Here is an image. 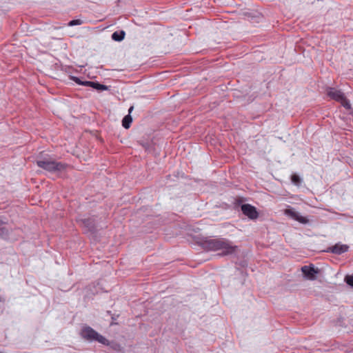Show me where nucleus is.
Here are the masks:
<instances>
[{
    "mask_svg": "<svg viewBox=\"0 0 353 353\" xmlns=\"http://www.w3.org/2000/svg\"><path fill=\"white\" fill-rule=\"evenodd\" d=\"M201 246L206 251L221 250V256L231 255L238 249L232 241L225 238H205L201 241Z\"/></svg>",
    "mask_w": 353,
    "mask_h": 353,
    "instance_id": "1",
    "label": "nucleus"
},
{
    "mask_svg": "<svg viewBox=\"0 0 353 353\" xmlns=\"http://www.w3.org/2000/svg\"><path fill=\"white\" fill-rule=\"evenodd\" d=\"M81 336L88 341H96L103 345H108L109 341L90 326H84L80 332Z\"/></svg>",
    "mask_w": 353,
    "mask_h": 353,
    "instance_id": "2",
    "label": "nucleus"
},
{
    "mask_svg": "<svg viewBox=\"0 0 353 353\" xmlns=\"http://www.w3.org/2000/svg\"><path fill=\"white\" fill-rule=\"evenodd\" d=\"M37 164L39 168L50 172L63 170L66 167V165L63 163L48 159L37 160Z\"/></svg>",
    "mask_w": 353,
    "mask_h": 353,
    "instance_id": "3",
    "label": "nucleus"
},
{
    "mask_svg": "<svg viewBox=\"0 0 353 353\" xmlns=\"http://www.w3.org/2000/svg\"><path fill=\"white\" fill-rule=\"evenodd\" d=\"M327 94L331 99L340 102L346 109H350L351 105L349 101L340 90H337L333 88H329L327 90Z\"/></svg>",
    "mask_w": 353,
    "mask_h": 353,
    "instance_id": "4",
    "label": "nucleus"
},
{
    "mask_svg": "<svg viewBox=\"0 0 353 353\" xmlns=\"http://www.w3.org/2000/svg\"><path fill=\"white\" fill-rule=\"evenodd\" d=\"M284 214L290 219L296 221L301 223L307 224L309 223V219L307 217L300 215L299 213L293 208L288 207V208L284 210Z\"/></svg>",
    "mask_w": 353,
    "mask_h": 353,
    "instance_id": "5",
    "label": "nucleus"
},
{
    "mask_svg": "<svg viewBox=\"0 0 353 353\" xmlns=\"http://www.w3.org/2000/svg\"><path fill=\"white\" fill-rule=\"evenodd\" d=\"M241 210L242 213L251 220H256L259 216V213L256 208L250 204H242Z\"/></svg>",
    "mask_w": 353,
    "mask_h": 353,
    "instance_id": "6",
    "label": "nucleus"
},
{
    "mask_svg": "<svg viewBox=\"0 0 353 353\" xmlns=\"http://www.w3.org/2000/svg\"><path fill=\"white\" fill-rule=\"evenodd\" d=\"M80 225L83 228L85 233L94 232V223L90 218L81 219L78 221Z\"/></svg>",
    "mask_w": 353,
    "mask_h": 353,
    "instance_id": "7",
    "label": "nucleus"
},
{
    "mask_svg": "<svg viewBox=\"0 0 353 353\" xmlns=\"http://www.w3.org/2000/svg\"><path fill=\"white\" fill-rule=\"evenodd\" d=\"M301 271L304 276L310 280H314L316 274L319 273V270L315 269L313 265L303 266Z\"/></svg>",
    "mask_w": 353,
    "mask_h": 353,
    "instance_id": "8",
    "label": "nucleus"
},
{
    "mask_svg": "<svg viewBox=\"0 0 353 353\" xmlns=\"http://www.w3.org/2000/svg\"><path fill=\"white\" fill-rule=\"evenodd\" d=\"M348 248L349 247L347 245L336 243L333 246L327 248L325 252L339 255L347 252Z\"/></svg>",
    "mask_w": 353,
    "mask_h": 353,
    "instance_id": "9",
    "label": "nucleus"
},
{
    "mask_svg": "<svg viewBox=\"0 0 353 353\" xmlns=\"http://www.w3.org/2000/svg\"><path fill=\"white\" fill-rule=\"evenodd\" d=\"M85 84L88 85V86L92 87V88H94L96 90H108V86H106L105 85H103V84H100V83H99L97 82L86 81Z\"/></svg>",
    "mask_w": 353,
    "mask_h": 353,
    "instance_id": "10",
    "label": "nucleus"
},
{
    "mask_svg": "<svg viewBox=\"0 0 353 353\" xmlns=\"http://www.w3.org/2000/svg\"><path fill=\"white\" fill-rule=\"evenodd\" d=\"M125 34V33L123 30L120 32H114L112 34V39L116 41H121L124 39Z\"/></svg>",
    "mask_w": 353,
    "mask_h": 353,
    "instance_id": "11",
    "label": "nucleus"
},
{
    "mask_svg": "<svg viewBox=\"0 0 353 353\" xmlns=\"http://www.w3.org/2000/svg\"><path fill=\"white\" fill-rule=\"evenodd\" d=\"M132 121V118L130 114H128L124 117V118L122 120V125L125 128L128 129L130 126V123Z\"/></svg>",
    "mask_w": 353,
    "mask_h": 353,
    "instance_id": "12",
    "label": "nucleus"
},
{
    "mask_svg": "<svg viewBox=\"0 0 353 353\" xmlns=\"http://www.w3.org/2000/svg\"><path fill=\"white\" fill-rule=\"evenodd\" d=\"M291 181H292V183H294V185H298V186L300 185L302 182V180L300 178V176L296 174H294L292 175Z\"/></svg>",
    "mask_w": 353,
    "mask_h": 353,
    "instance_id": "13",
    "label": "nucleus"
},
{
    "mask_svg": "<svg viewBox=\"0 0 353 353\" xmlns=\"http://www.w3.org/2000/svg\"><path fill=\"white\" fill-rule=\"evenodd\" d=\"M72 79L75 82L77 83V84L79 85H85V86H88V85L85 84V82L87 81H81L79 78L78 77H72Z\"/></svg>",
    "mask_w": 353,
    "mask_h": 353,
    "instance_id": "14",
    "label": "nucleus"
},
{
    "mask_svg": "<svg viewBox=\"0 0 353 353\" xmlns=\"http://www.w3.org/2000/svg\"><path fill=\"white\" fill-rule=\"evenodd\" d=\"M345 281L346 283L353 287V275H347L345 277Z\"/></svg>",
    "mask_w": 353,
    "mask_h": 353,
    "instance_id": "15",
    "label": "nucleus"
},
{
    "mask_svg": "<svg viewBox=\"0 0 353 353\" xmlns=\"http://www.w3.org/2000/svg\"><path fill=\"white\" fill-rule=\"evenodd\" d=\"M83 21L81 19H74L68 23L69 26H74L82 24Z\"/></svg>",
    "mask_w": 353,
    "mask_h": 353,
    "instance_id": "16",
    "label": "nucleus"
},
{
    "mask_svg": "<svg viewBox=\"0 0 353 353\" xmlns=\"http://www.w3.org/2000/svg\"><path fill=\"white\" fill-rule=\"evenodd\" d=\"M132 110H133V106H131V107L129 108V110H128V112H129V114L131 113V112L132 111Z\"/></svg>",
    "mask_w": 353,
    "mask_h": 353,
    "instance_id": "17",
    "label": "nucleus"
},
{
    "mask_svg": "<svg viewBox=\"0 0 353 353\" xmlns=\"http://www.w3.org/2000/svg\"><path fill=\"white\" fill-rule=\"evenodd\" d=\"M2 225H3V221L0 219V230H1Z\"/></svg>",
    "mask_w": 353,
    "mask_h": 353,
    "instance_id": "18",
    "label": "nucleus"
},
{
    "mask_svg": "<svg viewBox=\"0 0 353 353\" xmlns=\"http://www.w3.org/2000/svg\"><path fill=\"white\" fill-rule=\"evenodd\" d=\"M237 201H239V202H242V201H243L244 200L239 199V200H237Z\"/></svg>",
    "mask_w": 353,
    "mask_h": 353,
    "instance_id": "19",
    "label": "nucleus"
},
{
    "mask_svg": "<svg viewBox=\"0 0 353 353\" xmlns=\"http://www.w3.org/2000/svg\"><path fill=\"white\" fill-rule=\"evenodd\" d=\"M112 320H115L116 319H115V317L112 316Z\"/></svg>",
    "mask_w": 353,
    "mask_h": 353,
    "instance_id": "20",
    "label": "nucleus"
},
{
    "mask_svg": "<svg viewBox=\"0 0 353 353\" xmlns=\"http://www.w3.org/2000/svg\"><path fill=\"white\" fill-rule=\"evenodd\" d=\"M237 199H243V197H238Z\"/></svg>",
    "mask_w": 353,
    "mask_h": 353,
    "instance_id": "21",
    "label": "nucleus"
},
{
    "mask_svg": "<svg viewBox=\"0 0 353 353\" xmlns=\"http://www.w3.org/2000/svg\"><path fill=\"white\" fill-rule=\"evenodd\" d=\"M0 353H2V352H0Z\"/></svg>",
    "mask_w": 353,
    "mask_h": 353,
    "instance_id": "22",
    "label": "nucleus"
}]
</instances>
